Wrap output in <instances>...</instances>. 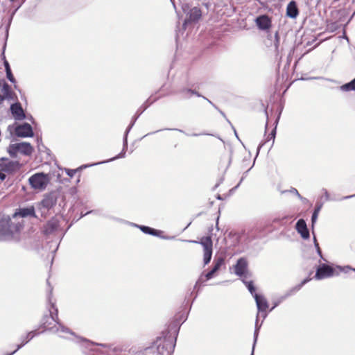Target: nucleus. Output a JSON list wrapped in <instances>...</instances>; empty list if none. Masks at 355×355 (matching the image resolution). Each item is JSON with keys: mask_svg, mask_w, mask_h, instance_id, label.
I'll return each mask as SVG.
<instances>
[{"mask_svg": "<svg viewBox=\"0 0 355 355\" xmlns=\"http://www.w3.org/2000/svg\"><path fill=\"white\" fill-rule=\"evenodd\" d=\"M179 329V324L175 320L164 327L157 336V355L173 354Z\"/></svg>", "mask_w": 355, "mask_h": 355, "instance_id": "f257e3e1", "label": "nucleus"}, {"mask_svg": "<svg viewBox=\"0 0 355 355\" xmlns=\"http://www.w3.org/2000/svg\"><path fill=\"white\" fill-rule=\"evenodd\" d=\"M49 312V314L44 315L41 320L40 328L42 329V331L51 330L59 324L58 310L54 304L50 303Z\"/></svg>", "mask_w": 355, "mask_h": 355, "instance_id": "f03ea898", "label": "nucleus"}, {"mask_svg": "<svg viewBox=\"0 0 355 355\" xmlns=\"http://www.w3.org/2000/svg\"><path fill=\"white\" fill-rule=\"evenodd\" d=\"M21 164L18 161L10 160L6 157L0 158V180H4L5 173L11 174L20 169Z\"/></svg>", "mask_w": 355, "mask_h": 355, "instance_id": "7ed1b4c3", "label": "nucleus"}, {"mask_svg": "<svg viewBox=\"0 0 355 355\" xmlns=\"http://www.w3.org/2000/svg\"><path fill=\"white\" fill-rule=\"evenodd\" d=\"M50 177L48 174L44 173H37L31 175L28 182L31 187L37 190H44L50 182Z\"/></svg>", "mask_w": 355, "mask_h": 355, "instance_id": "20e7f679", "label": "nucleus"}, {"mask_svg": "<svg viewBox=\"0 0 355 355\" xmlns=\"http://www.w3.org/2000/svg\"><path fill=\"white\" fill-rule=\"evenodd\" d=\"M254 298L256 301L257 306V309L259 311V313H257V321H256L255 331H254V340L256 341L257 339V336H258L259 329L260 328V327H259L257 324L259 315V313H261V314L263 315V319L267 316V314L265 312L266 311V309L268 307V304L266 299L263 296L259 295L257 293H254Z\"/></svg>", "mask_w": 355, "mask_h": 355, "instance_id": "39448f33", "label": "nucleus"}, {"mask_svg": "<svg viewBox=\"0 0 355 355\" xmlns=\"http://www.w3.org/2000/svg\"><path fill=\"white\" fill-rule=\"evenodd\" d=\"M191 243H200L203 247V261L205 265L209 263L212 256L213 243L210 236L202 237L200 241H189Z\"/></svg>", "mask_w": 355, "mask_h": 355, "instance_id": "423d86ee", "label": "nucleus"}, {"mask_svg": "<svg viewBox=\"0 0 355 355\" xmlns=\"http://www.w3.org/2000/svg\"><path fill=\"white\" fill-rule=\"evenodd\" d=\"M247 260L245 258L239 259L234 266L236 275L243 277V279H247L249 275V272L247 270Z\"/></svg>", "mask_w": 355, "mask_h": 355, "instance_id": "0eeeda50", "label": "nucleus"}, {"mask_svg": "<svg viewBox=\"0 0 355 355\" xmlns=\"http://www.w3.org/2000/svg\"><path fill=\"white\" fill-rule=\"evenodd\" d=\"M224 263V259L223 258H218L216 261H214V268L208 272L205 275V279H203L204 275H202L199 279L197 281L196 286L199 284L200 282L209 280L211 279L214 275V273L219 270V268L221 267V266Z\"/></svg>", "mask_w": 355, "mask_h": 355, "instance_id": "6e6552de", "label": "nucleus"}, {"mask_svg": "<svg viewBox=\"0 0 355 355\" xmlns=\"http://www.w3.org/2000/svg\"><path fill=\"white\" fill-rule=\"evenodd\" d=\"M15 134L21 137H29L33 136V132L31 125L28 123L19 125L15 128Z\"/></svg>", "mask_w": 355, "mask_h": 355, "instance_id": "1a4fd4ad", "label": "nucleus"}, {"mask_svg": "<svg viewBox=\"0 0 355 355\" xmlns=\"http://www.w3.org/2000/svg\"><path fill=\"white\" fill-rule=\"evenodd\" d=\"M333 274L334 269L331 266L322 264L317 269L315 277L317 279H322L331 277Z\"/></svg>", "mask_w": 355, "mask_h": 355, "instance_id": "9d476101", "label": "nucleus"}, {"mask_svg": "<svg viewBox=\"0 0 355 355\" xmlns=\"http://www.w3.org/2000/svg\"><path fill=\"white\" fill-rule=\"evenodd\" d=\"M12 147L25 155H31L33 151L32 146L26 142L15 144Z\"/></svg>", "mask_w": 355, "mask_h": 355, "instance_id": "9b49d317", "label": "nucleus"}, {"mask_svg": "<svg viewBox=\"0 0 355 355\" xmlns=\"http://www.w3.org/2000/svg\"><path fill=\"white\" fill-rule=\"evenodd\" d=\"M10 111L13 117L16 120H23L25 118V114L21 105L19 103L12 104Z\"/></svg>", "mask_w": 355, "mask_h": 355, "instance_id": "f8f14e48", "label": "nucleus"}, {"mask_svg": "<svg viewBox=\"0 0 355 355\" xmlns=\"http://www.w3.org/2000/svg\"><path fill=\"white\" fill-rule=\"evenodd\" d=\"M10 218H3L0 220V236L12 235V230L9 229Z\"/></svg>", "mask_w": 355, "mask_h": 355, "instance_id": "ddd939ff", "label": "nucleus"}, {"mask_svg": "<svg viewBox=\"0 0 355 355\" xmlns=\"http://www.w3.org/2000/svg\"><path fill=\"white\" fill-rule=\"evenodd\" d=\"M296 229L303 239H307L309 238V232L307 229L306 222L303 219H300L297 222Z\"/></svg>", "mask_w": 355, "mask_h": 355, "instance_id": "4468645a", "label": "nucleus"}, {"mask_svg": "<svg viewBox=\"0 0 355 355\" xmlns=\"http://www.w3.org/2000/svg\"><path fill=\"white\" fill-rule=\"evenodd\" d=\"M201 16L202 12L200 8L194 7L188 12V19L186 20V22H196L200 19Z\"/></svg>", "mask_w": 355, "mask_h": 355, "instance_id": "2eb2a0df", "label": "nucleus"}, {"mask_svg": "<svg viewBox=\"0 0 355 355\" xmlns=\"http://www.w3.org/2000/svg\"><path fill=\"white\" fill-rule=\"evenodd\" d=\"M256 23L257 26L261 30H266L270 27L271 22L269 17L266 15H261L257 18Z\"/></svg>", "mask_w": 355, "mask_h": 355, "instance_id": "dca6fc26", "label": "nucleus"}, {"mask_svg": "<svg viewBox=\"0 0 355 355\" xmlns=\"http://www.w3.org/2000/svg\"><path fill=\"white\" fill-rule=\"evenodd\" d=\"M19 216L21 217H26V216H32L36 217L35 208L33 206H31L29 207L20 209L19 211L15 212L13 215L14 217Z\"/></svg>", "mask_w": 355, "mask_h": 355, "instance_id": "f3484780", "label": "nucleus"}, {"mask_svg": "<svg viewBox=\"0 0 355 355\" xmlns=\"http://www.w3.org/2000/svg\"><path fill=\"white\" fill-rule=\"evenodd\" d=\"M56 198L53 195L49 194L44 196L41 201V205L43 207L49 209L56 204Z\"/></svg>", "mask_w": 355, "mask_h": 355, "instance_id": "a211bd4d", "label": "nucleus"}, {"mask_svg": "<svg viewBox=\"0 0 355 355\" xmlns=\"http://www.w3.org/2000/svg\"><path fill=\"white\" fill-rule=\"evenodd\" d=\"M286 14L291 18H295L298 15V10L294 1L290 2L286 8Z\"/></svg>", "mask_w": 355, "mask_h": 355, "instance_id": "6ab92c4d", "label": "nucleus"}, {"mask_svg": "<svg viewBox=\"0 0 355 355\" xmlns=\"http://www.w3.org/2000/svg\"><path fill=\"white\" fill-rule=\"evenodd\" d=\"M36 331H32L28 332L26 336L22 339L21 343L18 345L17 348L15 350L14 352L19 349L21 347H23L24 345H26L28 341H30L31 339H33L37 334H38Z\"/></svg>", "mask_w": 355, "mask_h": 355, "instance_id": "aec40b11", "label": "nucleus"}, {"mask_svg": "<svg viewBox=\"0 0 355 355\" xmlns=\"http://www.w3.org/2000/svg\"><path fill=\"white\" fill-rule=\"evenodd\" d=\"M180 94L182 95L183 98H189L192 95H196L198 97L201 96V95L196 91L191 89H182L180 91Z\"/></svg>", "mask_w": 355, "mask_h": 355, "instance_id": "412c9836", "label": "nucleus"}, {"mask_svg": "<svg viewBox=\"0 0 355 355\" xmlns=\"http://www.w3.org/2000/svg\"><path fill=\"white\" fill-rule=\"evenodd\" d=\"M310 280V279L309 278H306L305 279H304L300 284L295 286V287L292 288L288 293L286 295V296L284 297L286 298V297H288L291 295H293V293L297 292L298 291H300L301 289V288L305 284H306Z\"/></svg>", "mask_w": 355, "mask_h": 355, "instance_id": "4be33fe9", "label": "nucleus"}, {"mask_svg": "<svg viewBox=\"0 0 355 355\" xmlns=\"http://www.w3.org/2000/svg\"><path fill=\"white\" fill-rule=\"evenodd\" d=\"M6 72V77L12 83H15L16 82L15 78L11 71L10 64L7 60H5L4 62Z\"/></svg>", "mask_w": 355, "mask_h": 355, "instance_id": "5701e85b", "label": "nucleus"}, {"mask_svg": "<svg viewBox=\"0 0 355 355\" xmlns=\"http://www.w3.org/2000/svg\"><path fill=\"white\" fill-rule=\"evenodd\" d=\"M340 89L345 92L355 90V78L351 82L342 85Z\"/></svg>", "mask_w": 355, "mask_h": 355, "instance_id": "b1692460", "label": "nucleus"}, {"mask_svg": "<svg viewBox=\"0 0 355 355\" xmlns=\"http://www.w3.org/2000/svg\"><path fill=\"white\" fill-rule=\"evenodd\" d=\"M243 282L247 286L248 291L250 292V293L254 296L255 292V288L253 285V282L252 281H248L247 279H243Z\"/></svg>", "mask_w": 355, "mask_h": 355, "instance_id": "393cba45", "label": "nucleus"}, {"mask_svg": "<svg viewBox=\"0 0 355 355\" xmlns=\"http://www.w3.org/2000/svg\"><path fill=\"white\" fill-rule=\"evenodd\" d=\"M9 229L12 230V235L17 232H19L20 229L21 228V225L19 223H14L12 220L10 218V223H9Z\"/></svg>", "mask_w": 355, "mask_h": 355, "instance_id": "a878e982", "label": "nucleus"}, {"mask_svg": "<svg viewBox=\"0 0 355 355\" xmlns=\"http://www.w3.org/2000/svg\"><path fill=\"white\" fill-rule=\"evenodd\" d=\"M140 230L146 233L151 235H155V230L146 226H140Z\"/></svg>", "mask_w": 355, "mask_h": 355, "instance_id": "bb28decb", "label": "nucleus"}, {"mask_svg": "<svg viewBox=\"0 0 355 355\" xmlns=\"http://www.w3.org/2000/svg\"><path fill=\"white\" fill-rule=\"evenodd\" d=\"M320 207H318V208H316L312 215V218H311V220H312V223H314L315 221L316 220L317 218H318V211H320Z\"/></svg>", "mask_w": 355, "mask_h": 355, "instance_id": "cd10ccee", "label": "nucleus"}, {"mask_svg": "<svg viewBox=\"0 0 355 355\" xmlns=\"http://www.w3.org/2000/svg\"><path fill=\"white\" fill-rule=\"evenodd\" d=\"M47 228L51 230V231L56 229L57 225L53 221H49L46 224Z\"/></svg>", "mask_w": 355, "mask_h": 355, "instance_id": "c85d7f7f", "label": "nucleus"}, {"mask_svg": "<svg viewBox=\"0 0 355 355\" xmlns=\"http://www.w3.org/2000/svg\"><path fill=\"white\" fill-rule=\"evenodd\" d=\"M313 239H314V245H315V248H316V250H317V252H318V254L320 257H322V252H321L320 248V247H319V244H318V243L317 242V240H316V238H315V236H314V237H313Z\"/></svg>", "mask_w": 355, "mask_h": 355, "instance_id": "c756f323", "label": "nucleus"}, {"mask_svg": "<svg viewBox=\"0 0 355 355\" xmlns=\"http://www.w3.org/2000/svg\"><path fill=\"white\" fill-rule=\"evenodd\" d=\"M275 134H276V128H274L271 133L269 135L268 137H270V139H272V140L274 141L275 140Z\"/></svg>", "mask_w": 355, "mask_h": 355, "instance_id": "7c9ffc66", "label": "nucleus"}, {"mask_svg": "<svg viewBox=\"0 0 355 355\" xmlns=\"http://www.w3.org/2000/svg\"><path fill=\"white\" fill-rule=\"evenodd\" d=\"M76 173V170H69L68 172H67V174L71 176V177H73V175Z\"/></svg>", "mask_w": 355, "mask_h": 355, "instance_id": "2f4dec72", "label": "nucleus"}, {"mask_svg": "<svg viewBox=\"0 0 355 355\" xmlns=\"http://www.w3.org/2000/svg\"><path fill=\"white\" fill-rule=\"evenodd\" d=\"M323 192H324V196L326 198V200H329V196L328 191L326 189H323Z\"/></svg>", "mask_w": 355, "mask_h": 355, "instance_id": "473e14b6", "label": "nucleus"}, {"mask_svg": "<svg viewBox=\"0 0 355 355\" xmlns=\"http://www.w3.org/2000/svg\"><path fill=\"white\" fill-rule=\"evenodd\" d=\"M275 38H276L275 47H276V49H277L278 48V44H279V37H278L277 33H276V35H275Z\"/></svg>", "mask_w": 355, "mask_h": 355, "instance_id": "72a5a7b5", "label": "nucleus"}, {"mask_svg": "<svg viewBox=\"0 0 355 355\" xmlns=\"http://www.w3.org/2000/svg\"><path fill=\"white\" fill-rule=\"evenodd\" d=\"M162 232L161 231H159V230H157V232H156V234H157V237H162Z\"/></svg>", "mask_w": 355, "mask_h": 355, "instance_id": "f704fd0d", "label": "nucleus"}, {"mask_svg": "<svg viewBox=\"0 0 355 355\" xmlns=\"http://www.w3.org/2000/svg\"><path fill=\"white\" fill-rule=\"evenodd\" d=\"M293 193H295L299 197H300L298 191L295 189H293Z\"/></svg>", "mask_w": 355, "mask_h": 355, "instance_id": "c9c22d12", "label": "nucleus"}, {"mask_svg": "<svg viewBox=\"0 0 355 355\" xmlns=\"http://www.w3.org/2000/svg\"><path fill=\"white\" fill-rule=\"evenodd\" d=\"M256 342H257V340L256 341L254 340L251 355H254V345H255Z\"/></svg>", "mask_w": 355, "mask_h": 355, "instance_id": "e433bc0d", "label": "nucleus"}, {"mask_svg": "<svg viewBox=\"0 0 355 355\" xmlns=\"http://www.w3.org/2000/svg\"><path fill=\"white\" fill-rule=\"evenodd\" d=\"M278 304H279V302H275V304H274V306H273V307H272L271 309H275L277 306H278Z\"/></svg>", "mask_w": 355, "mask_h": 355, "instance_id": "4c0bfd02", "label": "nucleus"}, {"mask_svg": "<svg viewBox=\"0 0 355 355\" xmlns=\"http://www.w3.org/2000/svg\"><path fill=\"white\" fill-rule=\"evenodd\" d=\"M203 98H205V100H207L210 104L213 105V103H211V101H209L208 98H207L206 97L203 96Z\"/></svg>", "mask_w": 355, "mask_h": 355, "instance_id": "58836bf2", "label": "nucleus"}, {"mask_svg": "<svg viewBox=\"0 0 355 355\" xmlns=\"http://www.w3.org/2000/svg\"><path fill=\"white\" fill-rule=\"evenodd\" d=\"M354 196H355V194H354V195H352V196H346V197H345L344 198H352V197H354Z\"/></svg>", "mask_w": 355, "mask_h": 355, "instance_id": "ea45409f", "label": "nucleus"}, {"mask_svg": "<svg viewBox=\"0 0 355 355\" xmlns=\"http://www.w3.org/2000/svg\"><path fill=\"white\" fill-rule=\"evenodd\" d=\"M173 4L175 6V0H171Z\"/></svg>", "mask_w": 355, "mask_h": 355, "instance_id": "a19ab883", "label": "nucleus"}, {"mask_svg": "<svg viewBox=\"0 0 355 355\" xmlns=\"http://www.w3.org/2000/svg\"><path fill=\"white\" fill-rule=\"evenodd\" d=\"M354 270L355 271V269H354Z\"/></svg>", "mask_w": 355, "mask_h": 355, "instance_id": "79ce46f5", "label": "nucleus"}]
</instances>
